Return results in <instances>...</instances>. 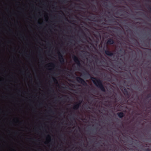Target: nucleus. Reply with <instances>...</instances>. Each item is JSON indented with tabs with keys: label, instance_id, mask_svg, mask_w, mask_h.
Returning a JSON list of instances; mask_svg holds the SVG:
<instances>
[{
	"label": "nucleus",
	"instance_id": "nucleus-1",
	"mask_svg": "<svg viewBox=\"0 0 151 151\" xmlns=\"http://www.w3.org/2000/svg\"><path fill=\"white\" fill-rule=\"evenodd\" d=\"M91 79L94 84L101 91L103 92H106L105 88L103 85L102 81L99 79L96 78L91 77Z\"/></svg>",
	"mask_w": 151,
	"mask_h": 151
},
{
	"label": "nucleus",
	"instance_id": "nucleus-2",
	"mask_svg": "<svg viewBox=\"0 0 151 151\" xmlns=\"http://www.w3.org/2000/svg\"><path fill=\"white\" fill-rule=\"evenodd\" d=\"M72 58L74 62L77 64V66L79 68H81L82 66L78 58L76 55H73Z\"/></svg>",
	"mask_w": 151,
	"mask_h": 151
},
{
	"label": "nucleus",
	"instance_id": "nucleus-3",
	"mask_svg": "<svg viewBox=\"0 0 151 151\" xmlns=\"http://www.w3.org/2000/svg\"><path fill=\"white\" fill-rule=\"evenodd\" d=\"M76 79L77 81L79 83L82 84L84 86H88L87 83L82 78H81L80 77H77Z\"/></svg>",
	"mask_w": 151,
	"mask_h": 151
},
{
	"label": "nucleus",
	"instance_id": "nucleus-4",
	"mask_svg": "<svg viewBox=\"0 0 151 151\" xmlns=\"http://www.w3.org/2000/svg\"><path fill=\"white\" fill-rule=\"evenodd\" d=\"M81 101H80L79 102H77L74 104L73 106V109L74 110H77L79 108L81 104Z\"/></svg>",
	"mask_w": 151,
	"mask_h": 151
},
{
	"label": "nucleus",
	"instance_id": "nucleus-5",
	"mask_svg": "<svg viewBox=\"0 0 151 151\" xmlns=\"http://www.w3.org/2000/svg\"><path fill=\"white\" fill-rule=\"evenodd\" d=\"M58 54L59 55V61L61 64H63L64 63L63 56L59 52H58Z\"/></svg>",
	"mask_w": 151,
	"mask_h": 151
},
{
	"label": "nucleus",
	"instance_id": "nucleus-6",
	"mask_svg": "<svg viewBox=\"0 0 151 151\" xmlns=\"http://www.w3.org/2000/svg\"><path fill=\"white\" fill-rule=\"evenodd\" d=\"M114 42V40L111 38H108L106 42L107 45H111L113 44Z\"/></svg>",
	"mask_w": 151,
	"mask_h": 151
},
{
	"label": "nucleus",
	"instance_id": "nucleus-7",
	"mask_svg": "<svg viewBox=\"0 0 151 151\" xmlns=\"http://www.w3.org/2000/svg\"><path fill=\"white\" fill-rule=\"evenodd\" d=\"M104 52L106 55L109 56H112L114 55L112 52L107 50H105Z\"/></svg>",
	"mask_w": 151,
	"mask_h": 151
},
{
	"label": "nucleus",
	"instance_id": "nucleus-8",
	"mask_svg": "<svg viewBox=\"0 0 151 151\" xmlns=\"http://www.w3.org/2000/svg\"><path fill=\"white\" fill-rule=\"evenodd\" d=\"M86 72H83V76L86 78H88V77L90 76V75L89 73L86 70H85Z\"/></svg>",
	"mask_w": 151,
	"mask_h": 151
},
{
	"label": "nucleus",
	"instance_id": "nucleus-9",
	"mask_svg": "<svg viewBox=\"0 0 151 151\" xmlns=\"http://www.w3.org/2000/svg\"><path fill=\"white\" fill-rule=\"evenodd\" d=\"M124 95L127 97L128 98L129 97V94L126 89H124Z\"/></svg>",
	"mask_w": 151,
	"mask_h": 151
},
{
	"label": "nucleus",
	"instance_id": "nucleus-10",
	"mask_svg": "<svg viewBox=\"0 0 151 151\" xmlns=\"http://www.w3.org/2000/svg\"><path fill=\"white\" fill-rule=\"evenodd\" d=\"M117 115L120 118H122L125 115V114L122 112H118L117 113Z\"/></svg>",
	"mask_w": 151,
	"mask_h": 151
},
{
	"label": "nucleus",
	"instance_id": "nucleus-11",
	"mask_svg": "<svg viewBox=\"0 0 151 151\" xmlns=\"http://www.w3.org/2000/svg\"><path fill=\"white\" fill-rule=\"evenodd\" d=\"M151 97V94L150 93H149L147 94V98H148Z\"/></svg>",
	"mask_w": 151,
	"mask_h": 151
},
{
	"label": "nucleus",
	"instance_id": "nucleus-12",
	"mask_svg": "<svg viewBox=\"0 0 151 151\" xmlns=\"http://www.w3.org/2000/svg\"><path fill=\"white\" fill-rule=\"evenodd\" d=\"M52 79H53V81H54V82H56V81H57V80H56V78H54V77H52Z\"/></svg>",
	"mask_w": 151,
	"mask_h": 151
},
{
	"label": "nucleus",
	"instance_id": "nucleus-13",
	"mask_svg": "<svg viewBox=\"0 0 151 151\" xmlns=\"http://www.w3.org/2000/svg\"><path fill=\"white\" fill-rule=\"evenodd\" d=\"M146 150L147 151H151V149L150 148H148L146 149Z\"/></svg>",
	"mask_w": 151,
	"mask_h": 151
},
{
	"label": "nucleus",
	"instance_id": "nucleus-14",
	"mask_svg": "<svg viewBox=\"0 0 151 151\" xmlns=\"http://www.w3.org/2000/svg\"><path fill=\"white\" fill-rule=\"evenodd\" d=\"M64 3L66 2V0H61Z\"/></svg>",
	"mask_w": 151,
	"mask_h": 151
},
{
	"label": "nucleus",
	"instance_id": "nucleus-15",
	"mask_svg": "<svg viewBox=\"0 0 151 151\" xmlns=\"http://www.w3.org/2000/svg\"><path fill=\"white\" fill-rule=\"evenodd\" d=\"M51 65V66H54V64L53 63H50V64Z\"/></svg>",
	"mask_w": 151,
	"mask_h": 151
},
{
	"label": "nucleus",
	"instance_id": "nucleus-16",
	"mask_svg": "<svg viewBox=\"0 0 151 151\" xmlns=\"http://www.w3.org/2000/svg\"><path fill=\"white\" fill-rule=\"evenodd\" d=\"M47 137L50 139L51 138L50 135L49 134L48 135Z\"/></svg>",
	"mask_w": 151,
	"mask_h": 151
},
{
	"label": "nucleus",
	"instance_id": "nucleus-17",
	"mask_svg": "<svg viewBox=\"0 0 151 151\" xmlns=\"http://www.w3.org/2000/svg\"><path fill=\"white\" fill-rule=\"evenodd\" d=\"M82 31V33H83V34H84V35H85V36H86V35H85V33H84V32L83 31Z\"/></svg>",
	"mask_w": 151,
	"mask_h": 151
},
{
	"label": "nucleus",
	"instance_id": "nucleus-18",
	"mask_svg": "<svg viewBox=\"0 0 151 151\" xmlns=\"http://www.w3.org/2000/svg\"><path fill=\"white\" fill-rule=\"evenodd\" d=\"M114 18H113V19H110V20L112 21V20H114Z\"/></svg>",
	"mask_w": 151,
	"mask_h": 151
},
{
	"label": "nucleus",
	"instance_id": "nucleus-19",
	"mask_svg": "<svg viewBox=\"0 0 151 151\" xmlns=\"http://www.w3.org/2000/svg\"><path fill=\"white\" fill-rule=\"evenodd\" d=\"M149 8L150 9V10L151 11V7H150Z\"/></svg>",
	"mask_w": 151,
	"mask_h": 151
},
{
	"label": "nucleus",
	"instance_id": "nucleus-20",
	"mask_svg": "<svg viewBox=\"0 0 151 151\" xmlns=\"http://www.w3.org/2000/svg\"><path fill=\"white\" fill-rule=\"evenodd\" d=\"M105 6H108V5L107 4H105Z\"/></svg>",
	"mask_w": 151,
	"mask_h": 151
},
{
	"label": "nucleus",
	"instance_id": "nucleus-21",
	"mask_svg": "<svg viewBox=\"0 0 151 151\" xmlns=\"http://www.w3.org/2000/svg\"><path fill=\"white\" fill-rule=\"evenodd\" d=\"M39 23V24H41V23H39H39Z\"/></svg>",
	"mask_w": 151,
	"mask_h": 151
},
{
	"label": "nucleus",
	"instance_id": "nucleus-22",
	"mask_svg": "<svg viewBox=\"0 0 151 151\" xmlns=\"http://www.w3.org/2000/svg\"><path fill=\"white\" fill-rule=\"evenodd\" d=\"M61 71L63 72L64 70H61Z\"/></svg>",
	"mask_w": 151,
	"mask_h": 151
},
{
	"label": "nucleus",
	"instance_id": "nucleus-23",
	"mask_svg": "<svg viewBox=\"0 0 151 151\" xmlns=\"http://www.w3.org/2000/svg\"><path fill=\"white\" fill-rule=\"evenodd\" d=\"M50 111H51V112H52V110H50Z\"/></svg>",
	"mask_w": 151,
	"mask_h": 151
},
{
	"label": "nucleus",
	"instance_id": "nucleus-24",
	"mask_svg": "<svg viewBox=\"0 0 151 151\" xmlns=\"http://www.w3.org/2000/svg\"><path fill=\"white\" fill-rule=\"evenodd\" d=\"M94 8L95 9H96V7H95V6H94Z\"/></svg>",
	"mask_w": 151,
	"mask_h": 151
},
{
	"label": "nucleus",
	"instance_id": "nucleus-25",
	"mask_svg": "<svg viewBox=\"0 0 151 151\" xmlns=\"http://www.w3.org/2000/svg\"><path fill=\"white\" fill-rule=\"evenodd\" d=\"M115 100H116V98H115Z\"/></svg>",
	"mask_w": 151,
	"mask_h": 151
},
{
	"label": "nucleus",
	"instance_id": "nucleus-26",
	"mask_svg": "<svg viewBox=\"0 0 151 151\" xmlns=\"http://www.w3.org/2000/svg\"><path fill=\"white\" fill-rule=\"evenodd\" d=\"M40 58H42V57H40Z\"/></svg>",
	"mask_w": 151,
	"mask_h": 151
},
{
	"label": "nucleus",
	"instance_id": "nucleus-27",
	"mask_svg": "<svg viewBox=\"0 0 151 151\" xmlns=\"http://www.w3.org/2000/svg\"><path fill=\"white\" fill-rule=\"evenodd\" d=\"M65 96L66 97V96H67L65 95Z\"/></svg>",
	"mask_w": 151,
	"mask_h": 151
},
{
	"label": "nucleus",
	"instance_id": "nucleus-28",
	"mask_svg": "<svg viewBox=\"0 0 151 151\" xmlns=\"http://www.w3.org/2000/svg\"><path fill=\"white\" fill-rule=\"evenodd\" d=\"M104 24H105V23H104Z\"/></svg>",
	"mask_w": 151,
	"mask_h": 151
},
{
	"label": "nucleus",
	"instance_id": "nucleus-29",
	"mask_svg": "<svg viewBox=\"0 0 151 151\" xmlns=\"http://www.w3.org/2000/svg\"><path fill=\"white\" fill-rule=\"evenodd\" d=\"M87 53H88V52H86Z\"/></svg>",
	"mask_w": 151,
	"mask_h": 151
},
{
	"label": "nucleus",
	"instance_id": "nucleus-30",
	"mask_svg": "<svg viewBox=\"0 0 151 151\" xmlns=\"http://www.w3.org/2000/svg\"><path fill=\"white\" fill-rule=\"evenodd\" d=\"M93 1V0H92V1Z\"/></svg>",
	"mask_w": 151,
	"mask_h": 151
},
{
	"label": "nucleus",
	"instance_id": "nucleus-31",
	"mask_svg": "<svg viewBox=\"0 0 151 151\" xmlns=\"http://www.w3.org/2000/svg\"><path fill=\"white\" fill-rule=\"evenodd\" d=\"M45 144H46V142H45Z\"/></svg>",
	"mask_w": 151,
	"mask_h": 151
}]
</instances>
